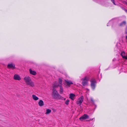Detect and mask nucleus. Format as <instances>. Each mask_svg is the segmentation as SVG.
<instances>
[{"instance_id": "f257e3e1", "label": "nucleus", "mask_w": 127, "mask_h": 127, "mask_svg": "<svg viewBox=\"0 0 127 127\" xmlns=\"http://www.w3.org/2000/svg\"><path fill=\"white\" fill-rule=\"evenodd\" d=\"M52 96L53 98L55 99H63V97L60 95L58 92L53 88L52 91Z\"/></svg>"}, {"instance_id": "f03ea898", "label": "nucleus", "mask_w": 127, "mask_h": 127, "mask_svg": "<svg viewBox=\"0 0 127 127\" xmlns=\"http://www.w3.org/2000/svg\"><path fill=\"white\" fill-rule=\"evenodd\" d=\"M24 80L27 85H30L33 87L35 86L34 83L32 81L30 77L29 76L25 77L24 78Z\"/></svg>"}, {"instance_id": "7ed1b4c3", "label": "nucleus", "mask_w": 127, "mask_h": 127, "mask_svg": "<svg viewBox=\"0 0 127 127\" xmlns=\"http://www.w3.org/2000/svg\"><path fill=\"white\" fill-rule=\"evenodd\" d=\"M58 86L60 87V93L61 94L63 93V90L62 86L61 85H59L58 83L56 82H55L53 84V87L56 88Z\"/></svg>"}, {"instance_id": "20e7f679", "label": "nucleus", "mask_w": 127, "mask_h": 127, "mask_svg": "<svg viewBox=\"0 0 127 127\" xmlns=\"http://www.w3.org/2000/svg\"><path fill=\"white\" fill-rule=\"evenodd\" d=\"M89 80V77L86 76L84 78L82 79L83 81L82 84L83 86H86L88 85V82Z\"/></svg>"}, {"instance_id": "39448f33", "label": "nucleus", "mask_w": 127, "mask_h": 127, "mask_svg": "<svg viewBox=\"0 0 127 127\" xmlns=\"http://www.w3.org/2000/svg\"><path fill=\"white\" fill-rule=\"evenodd\" d=\"M91 86L92 89L94 90L95 87L96 82L95 79H92L91 81Z\"/></svg>"}, {"instance_id": "423d86ee", "label": "nucleus", "mask_w": 127, "mask_h": 127, "mask_svg": "<svg viewBox=\"0 0 127 127\" xmlns=\"http://www.w3.org/2000/svg\"><path fill=\"white\" fill-rule=\"evenodd\" d=\"M84 97L83 96H81L77 100L76 102L77 104L80 105L83 101Z\"/></svg>"}, {"instance_id": "0eeeda50", "label": "nucleus", "mask_w": 127, "mask_h": 127, "mask_svg": "<svg viewBox=\"0 0 127 127\" xmlns=\"http://www.w3.org/2000/svg\"><path fill=\"white\" fill-rule=\"evenodd\" d=\"M89 117V116L87 114H84L79 119L80 121H82L84 119H88Z\"/></svg>"}, {"instance_id": "6e6552de", "label": "nucleus", "mask_w": 127, "mask_h": 127, "mask_svg": "<svg viewBox=\"0 0 127 127\" xmlns=\"http://www.w3.org/2000/svg\"><path fill=\"white\" fill-rule=\"evenodd\" d=\"M65 85L66 86L70 87L71 84H73V83L70 80H65Z\"/></svg>"}, {"instance_id": "1a4fd4ad", "label": "nucleus", "mask_w": 127, "mask_h": 127, "mask_svg": "<svg viewBox=\"0 0 127 127\" xmlns=\"http://www.w3.org/2000/svg\"><path fill=\"white\" fill-rule=\"evenodd\" d=\"M13 79L16 80H20L21 78L20 76L17 74H15L13 76Z\"/></svg>"}, {"instance_id": "9d476101", "label": "nucleus", "mask_w": 127, "mask_h": 127, "mask_svg": "<svg viewBox=\"0 0 127 127\" xmlns=\"http://www.w3.org/2000/svg\"><path fill=\"white\" fill-rule=\"evenodd\" d=\"M7 67L8 68L14 69L15 68V65L13 64H9L7 65Z\"/></svg>"}, {"instance_id": "9b49d317", "label": "nucleus", "mask_w": 127, "mask_h": 127, "mask_svg": "<svg viewBox=\"0 0 127 127\" xmlns=\"http://www.w3.org/2000/svg\"><path fill=\"white\" fill-rule=\"evenodd\" d=\"M75 95L73 93H71L69 94V98L72 100H73L75 99Z\"/></svg>"}, {"instance_id": "f8f14e48", "label": "nucleus", "mask_w": 127, "mask_h": 127, "mask_svg": "<svg viewBox=\"0 0 127 127\" xmlns=\"http://www.w3.org/2000/svg\"><path fill=\"white\" fill-rule=\"evenodd\" d=\"M29 71L30 74L32 75H35L36 74V73L35 71L31 69H30Z\"/></svg>"}, {"instance_id": "ddd939ff", "label": "nucleus", "mask_w": 127, "mask_h": 127, "mask_svg": "<svg viewBox=\"0 0 127 127\" xmlns=\"http://www.w3.org/2000/svg\"><path fill=\"white\" fill-rule=\"evenodd\" d=\"M38 104L40 107H42L44 105V103L42 100H40L38 102Z\"/></svg>"}, {"instance_id": "4468645a", "label": "nucleus", "mask_w": 127, "mask_h": 127, "mask_svg": "<svg viewBox=\"0 0 127 127\" xmlns=\"http://www.w3.org/2000/svg\"><path fill=\"white\" fill-rule=\"evenodd\" d=\"M125 53L124 51H122L121 54V55L122 56V57L124 59L127 60V56H125Z\"/></svg>"}, {"instance_id": "2eb2a0df", "label": "nucleus", "mask_w": 127, "mask_h": 127, "mask_svg": "<svg viewBox=\"0 0 127 127\" xmlns=\"http://www.w3.org/2000/svg\"><path fill=\"white\" fill-rule=\"evenodd\" d=\"M32 96V99L34 100L37 101L39 99L38 97L35 95H33Z\"/></svg>"}, {"instance_id": "dca6fc26", "label": "nucleus", "mask_w": 127, "mask_h": 127, "mask_svg": "<svg viewBox=\"0 0 127 127\" xmlns=\"http://www.w3.org/2000/svg\"><path fill=\"white\" fill-rule=\"evenodd\" d=\"M126 24V22L125 21H124L118 25L119 26H125Z\"/></svg>"}, {"instance_id": "f3484780", "label": "nucleus", "mask_w": 127, "mask_h": 127, "mask_svg": "<svg viewBox=\"0 0 127 127\" xmlns=\"http://www.w3.org/2000/svg\"><path fill=\"white\" fill-rule=\"evenodd\" d=\"M51 110L50 109H47L46 110V112L45 113V114H49L51 112Z\"/></svg>"}, {"instance_id": "a211bd4d", "label": "nucleus", "mask_w": 127, "mask_h": 127, "mask_svg": "<svg viewBox=\"0 0 127 127\" xmlns=\"http://www.w3.org/2000/svg\"><path fill=\"white\" fill-rule=\"evenodd\" d=\"M59 84H58V85H60L61 86L62 85V80L60 78L59 79Z\"/></svg>"}, {"instance_id": "6ab92c4d", "label": "nucleus", "mask_w": 127, "mask_h": 127, "mask_svg": "<svg viewBox=\"0 0 127 127\" xmlns=\"http://www.w3.org/2000/svg\"><path fill=\"white\" fill-rule=\"evenodd\" d=\"M113 19L111 21H110L107 24V26H109L110 25V24L112 23L113 22Z\"/></svg>"}, {"instance_id": "aec40b11", "label": "nucleus", "mask_w": 127, "mask_h": 127, "mask_svg": "<svg viewBox=\"0 0 127 127\" xmlns=\"http://www.w3.org/2000/svg\"><path fill=\"white\" fill-rule=\"evenodd\" d=\"M69 100L68 99H67L66 101L65 102V103L67 105L68 104Z\"/></svg>"}, {"instance_id": "412c9836", "label": "nucleus", "mask_w": 127, "mask_h": 127, "mask_svg": "<svg viewBox=\"0 0 127 127\" xmlns=\"http://www.w3.org/2000/svg\"><path fill=\"white\" fill-rule=\"evenodd\" d=\"M91 103L93 104H94V100H93V98H91Z\"/></svg>"}, {"instance_id": "4be33fe9", "label": "nucleus", "mask_w": 127, "mask_h": 127, "mask_svg": "<svg viewBox=\"0 0 127 127\" xmlns=\"http://www.w3.org/2000/svg\"><path fill=\"white\" fill-rule=\"evenodd\" d=\"M111 0V1H112V2L114 4H115V2H114V0Z\"/></svg>"}, {"instance_id": "5701e85b", "label": "nucleus", "mask_w": 127, "mask_h": 127, "mask_svg": "<svg viewBox=\"0 0 127 127\" xmlns=\"http://www.w3.org/2000/svg\"><path fill=\"white\" fill-rule=\"evenodd\" d=\"M124 10L127 13V10L125 8H124Z\"/></svg>"}, {"instance_id": "b1692460", "label": "nucleus", "mask_w": 127, "mask_h": 127, "mask_svg": "<svg viewBox=\"0 0 127 127\" xmlns=\"http://www.w3.org/2000/svg\"><path fill=\"white\" fill-rule=\"evenodd\" d=\"M116 60V59L115 58L113 59V61H114Z\"/></svg>"}, {"instance_id": "393cba45", "label": "nucleus", "mask_w": 127, "mask_h": 127, "mask_svg": "<svg viewBox=\"0 0 127 127\" xmlns=\"http://www.w3.org/2000/svg\"><path fill=\"white\" fill-rule=\"evenodd\" d=\"M62 99H63L62 100H65V99H66V98H64L63 97V98H62Z\"/></svg>"}, {"instance_id": "a878e982", "label": "nucleus", "mask_w": 127, "mask_h": 127, "mask_svg": "<svg viewBox=\"0 0 127 127\" xmlns=\"http://www.w3.org/2000/svg\"><path fill=\"white\" fill-rule=\"evenodd\" d=\"M94 118H93V119H90L89 121H92V120H93Z\"/></svg>"}]
</instances>
